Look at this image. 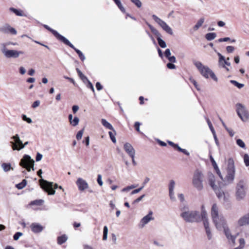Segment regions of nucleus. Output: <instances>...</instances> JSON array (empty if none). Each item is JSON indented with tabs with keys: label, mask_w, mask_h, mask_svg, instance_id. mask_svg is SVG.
Here are the masks:
<instances>
[{
	"label": "nucleus",
	"mask_w": 249,
	"mask_h": 249,
	"mask_svg": "<svg viewBox=\"0 0 249 249\" xmlns=\"http://www.w3.org/2000/svg\"><path fill=\"white\" fill-rule=\"evenodd\" d=\"M194 64L204 77L208 78L210 77L214 81L217 82L218 79L216 76L208 66L204 65L201 62L198 61H195Z\"/></svg>",
	"instance_id": "3"
},
{
	"label": "nucleus",
	"mask_w": 249,
	"mask_h": 249,
	"mask_svg": "<svg viewBox=\"0 0 249 249\" xmlns=\"http://www.w3.org/2000/svg\"><path fill=\"white\" fill-rule=\"evenodd\" d=\"M153 212L150 211L148 214L144 216L141 220L140 226L143 228L146 224L153 220L154 218L152 217Z\"/></svg>",
	"instance_id": "16"
},
{
	"label": "nucleus",
	"mask_w": 249,
	"mask_h": 249,
	"mask_svg": "<svg viewBox=\"0 0 249 249\" xmlns=\"http://www.w3.org/2000/svg\"><path fill=\"white\" fill-rule=\"evenodd\" d=\"M26 70L23 66H21L19 68V73L22 74L24 75L26 72Z\"/></svg>",
	"instance_id": "60"
},
{
	"label": "nucleus",
	"mask_w": 249,
	"mask_h": 249,
	"mask_svg": "<svg viewBox=\"0 0 249 249\" xmlns=\"http://www.w3.org/2000/svg\"><path fill=\"white\" fill-rule=\"evenodd\" d=\"M171 52H170V50L169 49H166L165 52H164V55L165 56V57L166 58H167L168 57H169L170 56H171Z\"/></svg>",
	"instance_id": "64"
},
{
	"label": "nucleus",
	"mask_w": 249,
	"mask_h": 249,
	"mask_svg": "<svg viewBox=\"0 0 249 249\" xmlns=\"http://www.w3.org/2000/svg\"><path fill=\"white\" fill-rule=\"evenodd\" d=\"M107 233H108V228L107 226H105L103 230V240H106L107 237Z\"/></svg>",
	"instance_id": "40"
},
{
	"label": "nucleus",
	"mask_w": 249,
	"mask_h": 249,
	"mask_svg": "<svg viewBox=\"0 0 249 249\" xmlns=\"http://www.w3.org/2000/svg\"><path fill=\"white\" fill-rule=\"evenodd\" d=\"M226 50L229 53H232L234 51V47L231 46H228L226 47Z\"/></svg>",
	"instance_id": "58"
},
{
	"label": "nucleus",
	"mask_w": 249,
	"mask_h": 249,
	"mask_svg": "<svg viewBox=\"0 0 249 249\" xmlns=\"http://www.w3.org/2000/svg\"><path fill=\"white\" fill-rule=\"evenodd\" d=\"M101 123L102 125L106 127L107 129L114 130V128L112 126V125L110 124L109 122H108L106 119H101Z\"/></svg>",
	"instance_id": "26"
},
{
	"label": "nucleus",
	"mask_w": 249,
	"mask_h": 249,
	"mask_svg": "<svg viewBox=\"0 0 249 249\" xmlns=\"http://www.w3.org/2000/svg\"><path fill=\"white\" fill-rule=\"evenodd\" d=\"M2 45H5V48H7V46H9L10 45H16L17 43L13 42H11V41H9L7 42L1 43H0V48H2V46H3Z\"/></svg>",
	"instance_id": "45"
},
{
	"label": "nucleus",
	"mask_w": 249,
	"mask_h": 249,
	"mask_svg": "<svg viewBox=\"0 0 249 249\" xmlns=\"http://www.w3.org/2000/svg\"><path fill=\"white\" fill-rule=\"evenodd\" d=\"M11 139L13 140V141L10 142V143L12 145V148L13 150H17V149H15V146L18 148L22 146V142L18 134H17L12 136Z\"/></svg>",
	"instance_id": "14"
},
{
	"label": "nucleus",
	"mask_w": 249,
	"mask_h": 249,
	"mask_svg": "<svg viewBox=\"0 0 249 249\" xmlns=\"http://www.w3.org/2000/svg\"><path fill=\"white\" fill-rule=\"evenodd\" d=\"M236 112L243 122H246L249 120V112L242 104L240 103L236 104Z\"/></svg>",
	"instance_id": "9"
},
{
	"label": "nucleus",
	"mask_w": 249,
	"mask_h": 249,
	"mask_svg": "<svg viewBox=\"0 0 249 249\" xmlns=\"http://www.w3.org/2000/svg\"><path fill=\"white\" fill-rule=\"evenodd\" d=\"M230 82L239 89H241L244 86V84L239 83L235 80H231Z\"/></svg>",
	"instance_id": "39"
},
{
	"label": "nucleus",
	"mask_w": 249,
	"mask_h": 249,
	"mask_svg": "<svg viewBox=\"0 0 249 249\" xmlns=\"http://www.w3.org/2000/svg\"><path fill=\"white\" fill-rule=\"evenodd\" d=\"M22 235V233L20 232H16L13 236L14 239L15 240H18Z\"/></svg>",
	"instance_id": "54"
},
{
	"label": "nucleus",
	"mask_w": 249,
	"mask_h": 249,
	"mask_svg": "<svg viewBox=\"0 0 249 249\" xmlns=\"http://www.w3.org/2000/svg\"><path fill=\"white\" fill-rule=\"evenodd\" d=\"M237 224L239 226L249 225V213L240 217L238 220Z\"/></svg>",
	"instance_id": "21"
},
{
	"label": "nucleus",
	"mask_w": 249,
	"mask_h": 249,
	"mask_svg": "<svg viewBox=\"0 0 249 249\" xmlns=\"http://www.w3.org/2000/svg\"><path fill=\"white\" fill-rule=\"evenodd\" d=\"M222 231H223L229 244L232 246H234L236 243V237L238 235L239 233H237L235 234H232L231 231L227 224L222 227Z\"/></svg>",
	"instance_id": "11"
},
{
	"label": "nucleus",
	"mask_w": 249,
	"mask_h": 249,
	"mask_svg": "<svg viewBox=\"0 0 249 249\" xmlns=\"http://www.w3.org/2000/svg\"><path fill=\"white\" fill-rule=\"evenodd\" d=\"M217 54L219 57L218 62V66L220 68L225 69L227 71H229L230 70L227 66H230L231 63L226 60L225 57L220 53H217Z\"/></svg>",
	"instance_id": "13"
},
{
	"label": "nucleus",
	"mask_w": 249,
	"mask_h": 249,
	"mask_svg": "<svg viewBox=\"0 0 249 249\" xmlns=\"http://www.w3.org/2000/svg\"><path fill=\"white\" fill-rule=\"evenodd\" d=\"M26 180L23 179L21 182L18 183L16 185V187L18 189H22L26 185Z\"/></svg>",
	"instance_id": "35"
},
{
	"label": "nucleus",
	"mask_w": 249,
	"mask_h": 249,
	"mask_svg": "<svg viewBox=\"0 0 249 249\" xmlns=\"http://www.w3.org/2000/svg\"><path fill=\"white\" fill-rule=\"evenodd\" d=\"M175 182L173 180H171L169 184V191L174 190Z\"/></svg>",
	"instance_id": "46"
},
{
	"label": "nucleus",
	"mask_w": 249,
	"mask_h": 249,
	"mask_svg": "<svg viewBox=\"0 0 249 249\" xmlns=\"http://www.w3.org/2000/svg\"><path fill=\"white\" fill-rule=\"evenodd\" d=\"M167 58L171 63H175L176 62V59L174 56H170L169 57H168Z\"/></svg>",
	"instance_id": "61"
},
{
	"label": "nucleus",
	"mask_w": 249,
	"mask_h": 249,
	"mask_svg": "<svg viewBox=\"0 0 249 249\" xmlns=\"http://www.w3.org/2000/svg\"><path fill=\"white\" fill-rule=\"evenodd\" d=\"M180 216L184 221L189 223L201 222L199 212L196 210H190L189 206L184 205L180 208Z\"/></svg>",
	"instance_id": "1"
},
{
	"label": "nucleus",
	"mask_w": 249,
	"mask_h": 249,
	"mask_svg": "<svg viewBox=\"0 0 249 249\" xmlns=\"http://www.w3.org/2000/svg\"><path fill=\"white\" fill-rule=\"evenodd\" d=\"M146 24L147 25V26L150 28V29L151 30V32L157 36V39L159 38V37H161V35L158 31V30H157L152 25H151V24H150L148 22H146Z\"/></svg>",
	"instance_id": "25"
},
{
	"label": "nucleus",
	"mask_w": 249,
	"mask_h": 249,
	"mask_svg": "<svg viewBox=\"0 0 249 249\" xmlns=\"http://www.w3.org/2000/svg\"><path fill=\"white\" fill-rule=\"evenodd\" d=\"M40 104V101L39 100H36V101H35L32 105V107L33 108H36V107H38L39 106Z\"/></svg>",
	"instance_id": "55"
},
{
	"label": "nucleus",
	"mask_w": 249,
	"mask_h": 249,
	"mask_svg": "<svg viewBox=\"0 0 249 249\" xmlns=\"http://www.w3.org/2000/svg\"><path fill=\"white\" fill-rule=\"evenodd\" d=\"M79 122V119L77 117H75L71 121V124L73 126H76Z\"/></svg>",
	"instance_id": "41"
},
{
	"label": "nucleus",
	"mask_w": 249,
	"mask_h": 249,
	"mask_svg": "<svg viewBox=\"0 0 249 249\" xmlns=\"http://www.w3.org/2000/svg\"><path fill=\"white\" fill-rule=\"evenodd\" d=\"M68 237L66 235H63L61 236H59L57 238V243L59 245H61L67 241Z\"/></svg>",
	"instance_id": "29"
},
{
	"label": "nucleus",
	"mask_w": 249,
	"mask_h": 249,
	"mask_svg": "<svg viewBox=\"0 0 249 249\" xmlns=\"http://www.w3.org/2000/svg\"><path fill=\"white\" fill-rule=\"evenodd\" d=\"M86 86L88 88L90 89L93 92H95V90L93 87V85L92 83L90 82V81H88V82L86 84Z\"/></svg>",
	"instance_id": "52"
},
{
	"label": "nucleus",
	"mask_w": 249,
	"mask_h": 249,
	"mask_svg": "<svg viewBox=\"0 0 249 249\" xmlns=\"http://www.w3.org/2000/svg\"><path fill=\"white\" fill-rule=\"evenodd\" d=\"M236 144L241 148L246 149V144L242 140L238 139L236 140Z\"/></svg>",
	"instance_id": "36"
},
{
	"label": "nucleus",
	"mask_w": 249,
	"mask_h": 249,
	"mask_svg": "<svg viewBox=\"0 0 249 249\" xmlns=\"http://www.w3.org/2000/svg\"><path fill=\"white\" fill-rule=\"evenodd\" d=\"M216 36V34L215 33H209L206 35V38L211 41L214 39Z\"/></svg>",
	"instance_id": "33"
},
{
	"label": "nucleus",
	"mask_w": 249,
	"mask_h": 249,
	"mask_svg": "<svg viewBox=\"0 0 249 249\" xmlns=\"http://www.w3.org/2000/svg\"><path fill=\"white\" fill-rule=\"evenodd\" d=\"M204 176L202 172L196 170L193 175L192 184L194 187L198 191L202 190L204 187L203 184Z\"/></svg>",
	"instance_id": "5"
},
{
	"label": "nucleus",
	"mask_w": 249,
	"mask_h": 249,
	"mask_svg": "<svg viewBox=\"0 0 249 249\" xmlns=\"http://www.w3.org/2000/svg\"><path fill=\"white\" fill-rule=\"evenodd\" d=\"M64 44H65L66 45L70 46L71 48L72 49H73L76 52V53L78 54L79 58H80V59L82 61H84L86 58H85V55H84V54L82 53V52L81 51H80L79 50L76 49L70 42V41L68 39H66L65 40V41L63 42Z\"/></svg>",
	"instance_id": "15"
},
{
	"label": "nucleus",
	"mask_w": 249,
	"mask_h": 249,
	"mask_svg": "<svg viewBox=\"0 0 249 249\" xmlns=\"http://www.w3.org/2000/svg\"><path fill=\"white\" fill-rule=\"evenodd\" d=\"M157 40L159 43V45L160 46V47L162 48H165L166 47V44L165 42L161 38V37H159V38H157Z\"/></svg>",
	"instance_id": "38"
},
{
	"label": "nucleus",
	"mask_w": 249,
	"mask_h": 249,
	"mask_svg": "<svg viewBox=\"0 0 249 249\" xmlns=\"http://www.w3.org/2000/svg\"><path fill=\"white\" fill-rule=\"evenodd\" d=\"M215 192L217 197L219 198H222L224 195V192L218 189V187L216 188L215 190H213Z\"/></svg>",
	"instance_id": "37"
},
{
	"label": "nucleus",
	"mask_w": 249,
	"mask_h": 249,
	"mask_svg": "<svg viewBox=\"0 0 249 249\" xmlns=\"http://www.w3.org/2000/svg\"><path fill=\"white\" fill-rule=\"evenodd\" d=\"M189 80L190 82L193 84V85L195 86L197 90H200V89L199 88V85L197 84L196 81L192 78H190Z\"/></svg>",
	"instance_id": "47"
},
{
	"label": "nucleus",
	"mask_w": 249,
	"mask_h": 249,
	"mask_svg": "<svg viewBox=\"0 0 249 249\" xmlns=\"http://www.w3.org/2000/svg\"><path fill=\"white\" fill-rule=\"evenodd\" d=\"M246 190V182L243 179L240 180L236 186L235 196L237 200H242L245 197Z\"/></svg>",
	"instance_id": "6"
},
{
	"label": "nucleus",
	"mask_w": 249,
	"mask_h": 249,
	"mask_svg": "<svg viewBox=\"0 0 249 249\" xmlns=\"http://www.w3.org/2000/svg\"><path fill=\"white\" fill-rule=\"evenodd\" d=\"M83 133H84V129H82V130H81L78 132V133L76 135V139L78 140H79L82 138Z\"/></svg>",
	"instance_id": "51"
},
{
	"label": "nucleus",
	"mask_w": 249,
	"mask_h": 249,
	"mask_svg": "<svg viewBox=\"0 0 249 249\" xmlns=\"http://www.w3.org/2000/svg\"><path fill=\"white\" fill-rule=\"evenodd\" d=\"M97 182L100 186L103 185V182L102 180V176L100 174H99L97 177Z\"/></svg>",
	"instance_id": "57"
},
{
	"label": "nucleus",
	"mask_w": 249,
	"mask_h": 249,
	"mask_svg": "<svg viewBox=\"0 0 249 249\" xmlns=\"http://www.w3.org/2000/svg\"><path fill=\"white\" fill-rule=\"evenodd\" d=\"M43 202V201L41 199L40 200H36L31 202V205H40Z\"/></svg>",
	"instance_id": "50"
},
{
	"label": "nucleus",
	"mask_w": 249,
	"mask_h": 249,
	"mask_svg": "<svg viewBox=\"0 0 249 249\" xmlns=\"http://www.w3.org/2000/svg\"><path fill=\"white\" fill-rule=\"evenodd\" d=\"M41 187L49 195H53L55 193L54 189L58 188L57 184H53V182L47 181L43 179L39 180Z\"/></svg>",
	"instance_id": "8"
},
{
	"label": "nucleus",
	"mask_w": 249,
	"mask_h": 249,
	"mask_svg": "<svg viewBox=\"0 0 249 249\" xmlns=\"http://www.w3.org/2000/svg\"><path fill=\"white\" fill-rule=\"evenodd\" d=\"M137 7L140 8L142 5V3L140 0H130Z\"/></svg>",
	"instance_id": "48"
},
{
	"label": "nucleus",
	"mask_w": 249,
	"mask_h": 249,
	"mask_svg": "<svg viewBox=\"0 0 249 249\" xmlns=\"http://www.w3.org/2000/svg\"><path fill=\"white\" fill-rule=\"evenodd\" d=\"M169 194L170 199L173 201L175 200L176 198L174 195V190L169 191Z\"/></svg>",
	"instance_id": "56"
},
{
	"label": "nucleus",
	"mask_w": 249,
	"mask_h": 249,
	"mask_svg": "<svg viewBox=\"0 0 249 249\" xmlns=\"http://www.w3.org/2000/svg\"><path fill=\"white\" fill-rule=\"evenodd\" d=\"M28 143H29L28 142H26L24 143H22L21 147H20L18 148L16 146H15V149H17V151H20V150L23 149L28 144Z\"/></svg>",
	"instance_id": "59"
},
{
	"label": "nucleus",
	"mask_w": 249,
	"mask_h": 249,
	"mask_svg": "<svg viewBox=\"0 0 249 249\" xmlns=\"http://www.w3.org/2000/svg\"><path fill=\"white\" fill-rule=\"evenodd\" d=\"M235 175V166L234 161L232 158L228 160V165L226 169V175L223 180L231 184L233 182Z\"/></svg>",
	"instance_id": "4"
},
{
	"label": "nucleus",
	"mask_w": 249,
	"mask_h": 249,
	"mask_svg": "<svg viewBox=\"0 0 249 249\" xmlns=\"http://www.w3.org/2000/svg\"><path fill=\"white\" fill-rule=\"evenodd\" d=\"M244 162L246 166H249V155L245 154L243 157Z\"/></svg>",
	"instance_id": "43"
},
{
	"label": "nucleus",
	"mask_w": 249,
	"mask_h": 249,
	"mask_svg": "<svg viewBox=\"0 0 249 249\" xmlns=\"http://www.w3.org/2000/svg\"><path fill=\"white\" fill-rule=\"evenodd\" d=\"M206 121H207V123L208 124V125H209V127L212 132V133H214L215 132L213 126V125H212V124L211 123L210 120H209V118H206Z\"/></svg>",
	"instance_id": "44"
},
{
	"label": "nucleus",
	"mask_w": 249,
	"mask_h": 249,
	"mask_svg": "<svg viewBox=\"0 0 249 249\" xmlns=\"http://www.w3.org/2000/svg\"><path fill=\"white\" fill-rule=\"evenodd\" d=\"M11 26L10 25L6 24L3 26L0 27V32L3 33L7 34L9 32Z\"/></svg>",
	"instance_id": "28"
},
{
	"label": "nucleus",
	"mask_w": 249,
	"mask_h": 249,
	"mask_svg": "<svg viewBox=\"0 0 249 249\" xmlns=\"http://www.w3.org/2000/svg\"><path fill=\"white\" fill-rule=\"evenodd\" d=\"M32 231L34 233H39L41 232L43 229L44 227L39 223H33L30 226Z\"/></svg>",
	"instance_id": "22"
},
{
	"label": "nucleus",
	"mask_w": 249,
	"mask_h": 249,
	"mask_svg": "<svg viewBox=\"0 0 249 249\" xmlns=\"http://www.w3.org/2000/svg\"><path fill=\"white\" fill-rule=\"evenodd\" d=\"M211 216L216 229L221 231L222 227L227 224V222L219 211V207L216 203L213 204L211 210Z\"/></svg>",
	"instance_id": "2"
},
{
	"label": "nucleus",
	"mask_w": 249,
	"mask_h": 249,
	"mask_svg": "<svg viewBox=\"0 0 249 249\" xmlns=\"http://www.w3.org/2000/svg\"><path fill=\"white\" fill-rule=\"evenodd\" d=\"M1 167L5 172L9 171L10 170H13L10 163H3L1 164Z\"/></svg>",
	"instance_id": "27"
},
{
	"label": "nucleus",
	"mask_w": 249,
	"mask_h": 249,
	"mask_svg": "<svg viewBox=\"0 0 249 249\" xmlns=\"http://www.w3.org/2000/svg\"><path fill=\"white\" fill-rule=\"evenodd\" d=\"M2 45V48H0V50L3 56L6 58L16 59L19 57L20 55H22L24 53V52L22 51L9 50L7 48H5V45Z\"/></svg>",
	"instance_id": "7"
},
{
	"label": "nucleus",
	"mask_w": 249,
	"mask_h": 249,
	"mask_svg": "<svg viewBox=\"0 0 249 249\" xmlns=\"http://www.w3.org/2000/svg\"><path fill=\"white\" fill-rule=\"evenodd\" d=\"M113 132H111V131H109L108 132V134L109 135V137L110 138V139L111 140L112 142H113V143H116V138H115V135L116 134V131L115 130V129H114V130H112Z\"/></svg>",
	"instance_id": "34"
},
{
	"label": "nucleus",
	"mask_w": 249,
	"mask_h": 249,
	"mask_svg": "<svg viewBox=\"0 0 249 249\" xmlns=\"http://www.w3.org/2000/svg\"><path fill=\"white\" fill-rule=\"evenodd\" d=\"M34 160L32 159L29 155H24L20 160L19 165L26 168L28 172H30L31 169L35 170L34 168Z\"/></svg>",
	"instance_id": "10"
},
{
	"label": "nucleus",
	"mask_w": 249,
	"mask_h": 249,
	"mask_svg": "<svg viewBox=\"0 0 249 249\" xmlns=\"http://www.w3.org/2000/svg\"><path fill=\"white\" fill-rule=\"evenodd\" d=\"M208 178L210 185L213 190H215L216 188L217 187L215 185V178L213 175L212 173H209Z\"/></svg>",
	"instance_id": "24"
},
{
	"label": "nucleus",
	"mask_w": 249,
	"mask_h": 249,
	"mask_svg": "<svg viewBox=\"0 0 249 249\" xmlns=\"http://www.w3.org/2000/svg\"><path fill=\"white\" fill-rule=\"evenodd\" d=\"M204 22V18H200L196 24L194 26V30L195 31L197 30L203 24V23Z\"/></svg>",
	"instance_id": "31"
},
{
	"label": "nucleus",
	"mask_w": 249,
	"mask_h": 249,
	"mask_svg": "<svg viewBox=\"0 0 249 249\" xmlns=\"http://www.w3.org/2000/svg\"><path fill=\"white\" fill-rule=\"evenodd\" d=\"M9 10L10 11L14 13L17 16H25V15L23 14L22 11L21 10H18L13 7L10 8Z\"/></svg>",
	"instance_id": "30"
},
{
	"label": "nucleus",
	"mask_w": 249,
	"mask_h": 249,
	"mask_svg": "<svg viewBox=\"0 0 249 249\" xmlns=\"http://www.w3.org/2000/svg\"><path fill=\"white\" fill-rule=\"evenodd\" d=\"M43 26L48 30L52 32V33L59 40L64 42L67 39L63 36L59 34L56 31L51 28L49 26L47 25H44Z\"/></svg>",
	"instance_id": "19"
},
{
	"label": "nucleus",
	"mask_w": 249,
	"mask_h": 249,
	"mask_svg": "<svg viewBox=\"0 0 249 249\" xmlns=\"http://www.w3.org/2000/svg\"><path fill=\"white\" fill-rule=\"evenodd\" d=\"M124 148L129 157L135 156V150L130 143H125L124 145Z\"/></svg>",
	"instance_id": "20"
},
{
	"label": "nucleus",
	"mask_w": 249,
	"mask_h": 249,
	"mask_svg": "<svg viewBox=\"0 0 249 249\" xmlns=\"http://www.w3.org/2000/svg\"><path fill=\"white\" fill-rule=\"evenodd\" d=\"M143 188L144 185H142L141 187L132 191L131 193V195H134L139 193Z\"/></svg>",
	"instance_id": "53"
},
{
	"label": "nucleus",
	"mask_w": 249,
	"mask_h": 249,
	"mask_svg": "<svg viewBox=\"0 0 249 249\" xmlns=\"http://www.w3.org/2000/svg\"><path fill=\"white\" fill-rule=\"evenodd\" d=\"M229 40H231L230 38L228 37H224V38H219L218 40V41L219 42H226V41H229Z\"/></svg>",
	"instance_id": "62"
},
{
	"label": "nucleus",
	"mask_w": 249,
	"mask_h": 249,
	"mask_svg": "<svg viewBox=\"0 0 249 249\" xmlns=\"http://www.w3.org/2000/svg\"><path fill=\"white\" fill-rule=\"evenodd\" d=\"M153 20L159 25V26L162 28L167 34L172 35L173 32L172 29L167 24L166 22L159 18L155 15L152 16Z\"/></svg>",
	"instance_id": "12"
},
{
	"label": "nucleus",
	"mask_w": 249,
	"mask_h": 249,
	"mask_svg": "<svg viewBox=\"0 0 249 249\" xmlns=\"http://www.w3.org/2000/svg\"><path fill=\"white\" fill-rule=\"evenodd\" d=\"M113 1L115 3V4L123 13L125 12V10L122 5L120 0H113Z\"/></svg>",
	"instance_id": "32"
},
{
	"label": "nucleus",
	"mask_w": 249,
	"mask_h": 249,
	"mask_svg": "<svg viewBox=\"0 0 249 249\" xmlns=\"http://www.w3.org/2000/svg\"><path fill=\"white\" fill-rule=\"evenodd\" d=\"M202 221L207 238L208 240H210L213 238V234L211 231V229L210 227L209 220Z\"/></svg>",
	"instance_id": "18"
},
{
	"label": "nucleus",
	"mask_w": 249,
	"mask_h": 249,
	"mask_svg": "<svg viewBox=\"0 0 249 249\" xmlns=\"http://www.w3.org/2000/svg\"><path fill=\"white\" fill-rule=\"evenodd\" d=\"M22 119L23 121L27 122L29 124H31L32 123V120L27 117L26 115L23 114L22 115Z\"/></svg>",
	"instance_id": "49"
},
{
	"label": "nucleus",
	"mask_w": 249,
	"mask_h": 249,
	"mask_svg": "<svg viewBox=\"0 0 249 249\" xmlns=\"http://www.w3.org/2000/svg\"><path fill=\"white\" fill-rule=\"evenodd\" d=\"M173 63H169L167 64V67L169 69H176V66L173 64Z\"/></svg>",
	"instance_id": "63"
},
{
	"label": "nucleus",
	"mask_w": 249,
	"mask_h": 249,
	"mask_svg": "<svg viewBox=\"0 0 249 249\" xmlns=\"http://www.w3.org/2000/svg\"><path fill=\"white\" fill-rule=\"evenodd\" d=\"M78 189L81 191H84L89 187V185L87 181L82 178H78L76 182Z\"/></svg>",
	"instance_id": "17"
},
{
	"label": "nucleus",
	"mask_w": 249,
	"mask_h": 249,
	"mask_svg": "<svg viewBox=\"0 0 249 249\" xmlns=\"http://www.w3.org/2000/svg\"><path fill=\"white\" fill-rule=\"evenodd\" d=\"M239 246L238 247L240 249L244 248L245 246V240L243 238H241L239 239Z\"/></svg>",
	"instance_id": "42"
},
{
	"label": "nucleus",
	"mask_w": 249,
	"mask_h": 249,
	"mask_svg": "<svg viewBox=\"0 0 249 249\" xmlns=\"http://www.w3.org/2000/svg\"><path fill=\"white\" fill-rule=\"evenodd\" d=\"M199 217L201 221L209 220L207 212L206 210L205 207L204 205L201 207V212L199 213Z\"/></svg>",
	"instance_id": "23"
}]
</instances>
